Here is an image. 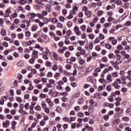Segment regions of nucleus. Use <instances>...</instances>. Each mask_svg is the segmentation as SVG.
<instances>
[{
	"mask_svg": "<svg viewBox=\"0 0 131 131\" xmlns=\"http://www.w3.org/2000/svg\"><path fill=\"white\" fill-rule=\"evenodd\" d=\"M20 24V19L19 18H15L14 20L12 26L10 27L11 30H14L15 28H17L19 27V25Z\"/></svg>",
	"mask_w": 131,
	"mask_h": 131,
	"instance_id": "1",
	"label": "nucleus"
},
{
	"mask_svg": "<svg viewBox=\"0 0 131 131\" xmlns=\"http://www.w3.org/2000/svg\"><path fill=\"white\" fill-rule=\"evenodd\" d=\"M82 10L85 12V15L87 16V18H90L92 16V11L89 10L86 6H83Z\"/></svg>",
	"mask_w": 131,
	"mask_h": 131,
	"instance_id": "2",
	"label": "nucleus"
},
{
	"mask_svg": "<svg viewBox=\"0 0 131 131\" xmlns=\"http://www.w3.org/2000/svg\"><path fill=\"white\" fill-rule=\"evenodd\" d=\"M116 63L117 65H120L122 63V58H121V55L119 54H116Z\"/></svg>",
	"mask_w": 131,
	"mask_h": 131,
	"instance_id": "3",
	"label": "nucleus"
},
{
	"mask_svg": "<svg viewBox=\"0 0 131 131\" xmlns=\"http://www.w3.org/2000/svg\"><path fill=\"white\" fill-rule=\"evenodd\" d=\"M52 56L53 57L54 59L55 60H56L57 61H60V62H62L63 61V58L61 57L58 56V55L55 52H52Z\"/></svg>",
	"mask_w": 131,
	"mask_h": 131,
	"instance_id": "4",
	"label": "nucleus"
},
{
	"mask_svg": "<svg viewBox=\"0 0 131 131\" xmlns=\"http://www.w3.org/2000/svg\"><path fill=\"white\" fill-rule=\"evenodd\" d=\"M58 85L56 86V89L61 92H63V87L62 86V84H64V82L60 80L58 82Z\"/></svg>",
	"mask_w": 131,
	"mask_h": 131,
	"instance_id": "5",
	"label": "nucleus"
},
{
	"mask_svg": "<svg viewBox=\"0 0 131 131\" xmlns=\"http://www.w3.org/2000/svg\"><path fill=\"white\" fill-rule=\"evenodd\" d=\"M74 31L76 35L79 36L81 35V31H79V27L76 26L74 28Z\"/></svg>",
	"mask_w": 131,
	"mask_h": 131,
	"instance_id": "6",
	"label": "nucleus"
},
{
	"mask_svg": "<svg viewBox=\"0 0 131 131\" xmlns=\"http://www.w3.org/2000/svg\"><path fill=\"white\" fill-rule=\"evenodd\" d=\"M109 41H112V45L113 46H116L118 40L114 37H110L108 38Z\"/></svg>",
	"mask_w": 131,
	"mask_h": 131,
	"instance_id": "7",
	"label": "nucleus"
},
{
	"mask_svg": "<svg viewBox=\"0 0 131 131\" xmlns=\"http://www.w3.org/2000/svg\"><path fill=\"white\" fill-rule=\"evenodd\" d=\"M34 22H35V23H37V24H39V26L40 27H42V26H43L45 25V23L41 21L38 18L35 19Z\"/></svg>",
	"mask_w": 131,
	"mask_h": 131,
	"instance_id": "8",
	"label": "nucleus"
},
{
	"mask_svg": "<svg viewBox=\"0 0 131 131\" xmlns=\"http://www.w3.org/2000/svg\"><path fill=\"white\" fill-rule=\"evenodd\" d=\"M11 125V122L9 120H6V122L3 123V127L7 128L9 127V125Z\"/></svg>",
	"mask_w": 131,
	"mask_h": 131,
	"instance_id": "9",
	"label": "nucleus"
},
{
	"mask_svg": "<svg viewBox=\"0 0 131 131\" xmlns=\"http://www.w3.org/2000/svg\"><path fill=\"white\" fill-rule=\"evenodd\" d=\"M100 72H101V70L100 69V68H97L94 70V72H93L92 74L94 76H95L96 77H97V76H98V73Z\"/></svg>",
	"mask_w": 131,
	"mask_h": 131,
	"instance_id": "10",
	"label": "nucleus"
},
{
	"mask_svg": "<svg viewBox=\"0 0 131 131\" xmlns=\"http://www.w3.org/2000/svg\"><path fill=\"white\" fill-rule=\"evenodd\" d=\"M77 60H78L80 65H84V64H85V60L81 59V57H78Z\"/></svg>",
	"mask_w": 131,
	"mask_h": 131,
	"instance_id": "11",
	"label": "nucleus"
},
{
	"mask_svg": "<svg viewBox=\"0 0 131 131\" xmlns=\"http://www.w3.org/2000/svg\"><path fill=\"white\" fill-rule=\"evenodd\" d=\"M38 51L34 50L32 53V57L34 59H37L38 58Z\"/></svg>",
	"mask_w": 131,
	"mask_h": 131,
	"instance_id": "12",
	"label": "nucleus"
},
{
	"mask_svg": "<svg viewBox=\"0 0 131 131\" xmlns=\"http://www.w3.org/2000/svg\"><path fill=\"white\" fill-rule=\"evenodd\" d=\"M46 11L48 12V13H51L52 12V6L51 5H47L46 6Z\"/></svg>",
	"mask_w": 131,
	"mask_h": 131,
	"instance_id": "13",
	"label": "nucleus"
},
{
	"mask_svg": "<svg viewBox=\"0 0 131 131\" xmlns=\"http://www.w3.org/2000/svg\"><path fill=\"white\" fill-rule=\"evenodd\" d=\"M113 85L115 89H117V90H119L120 89V85L118 84L117 82L115 81L114 83H113Z\"/></svg>",
	"mask_w": 131,
	"mask_h": 131,
	"instance_id": "14",
	"label": "nucleus"
},
{
	"mask_svg": "<svg viewBox=\"0 0 131 131\" xmlns=\"http://www.w3.org/2000/svg\"><path fill=\"white\" fill-rule=\"evenodd\" d=\"M36 30H37V26L36 25H33L31 28V31L35 32Z\"/></svg>",
	"mask_w": 131,
	"mask_h": 131,
	"instance_id": "15",
	"label": "nucleus"
},
{
	"mask_svg": "<svg viewBox=\"0 0 131 131\" xmlns=\"http://www.w3.org/2000/svg\"><path fill=\"white\" fill-rule=\"evenodd\" d=\"M17 124V122H16V121H13L11 123V125H12V129H13V130H15V128H16V125Z\"/></svg>",
	"mask_w": 131,
	"mask_h": 131,
	"instance_id": "16",
	"label": "nucleus"
},
{
	"mask_svg": "<svg viewBox=\"0 0 131 131\" xmlns=\"http://www.w3.org/2000/svg\"><path fill=\"white\" fill-rule=\"evenodd\" d=\"M64 38H66L65 40H64V43L66 45H71V42H70V40H69V39H68V37H67V36H66L64 37Z\"/></svg>",
	"mask_w": 131,
	"mask_h": 131,
	"instance_id": "17",
	"label": "nucleus"
},
{
	"mask_svg": "<svg viewBox=\"0 0 131 131\" xmlns=\"http://www.w3.org/2000/svg\"><path fill=\"white\" fill-rule=\"evenodd\" d=\"M90 8L91 9H96L97 8V3H92L90 5Z\"/></svg>",
	"mask_w": 131,
	"mask_h": 131,
	"instance_id": "18",
	"label": "nucleus"
},
{
	"mask_svg": "<svg viewBox=\"0 0 131 131\" xmlns=\"http://www.w3.org/2000/svg\"><path fill=\"white\" fill-rule=\"evenodd\" d=\"M106 79L108 82H112V81H113V79H112V76H111V75H107L106 77Z\"/></svg>",
	"mask_w": 131,
	"mask_h": 131,
	"instance_id": "19",
	"label": "nucleus"
},
{
	"mask_svg": "<svg viewBox=\"0 0 131 131\" xmlns=\"http://www.w3.org/2000/svg\"><path fill=\"white\" fill-rule=\"evenodd\" d=\"M78 104H80V105H81L84 103V100H83V98L82 97H80L79 99L78 100Z\"/></svg>",
	"mask_w": 131,
	"mask_h": 131,
	"instance_id": "20",
	"label": "nucleus"
},
{
	"mask_svg": "<svg viewBox=\"0 0 131 131\" xmlns=\"http://www.w3.org/2000/svg\"><path fill=\"white\" fill-rule=\"evenodd\" d=\"M0 33L1 35H3V36H5V35L7 34V32L5 29H3L1 30Z\"/></svg>",
	"mask_w": 131,
	"mask_h": 131,
	"instance_id": "21",
	"label": "nucleus"
},
{
	"mask_svg": "<svg viewBox=\"0 0 131 131\" xmlns=\"http://www.w3.org/2000/svg\"><path fill=\"white\" fill-rule=\"evenodd\" d=\"M56 27L57 28H63L64 27V26L63 25V24L59 22L57 23V25H56Z\"/></svg>",
	"mask_w": 131,
	"mask_h": 131,
	"instance_id": "22",
	"label": "nucleus"
},
{
	"mask_svg": "<svg viewBox=\"0 0 131 131\" xmlns=\"http://www.w3.org/2000/svg\"><path fill=\"white\" fill-rule=\"evenodd\" d=\"M29 103H26L24 107H25V109L26 111L29 110V108H30V106L29 107Z\"/></svg>",
	"mask_w": 131,
	"mask_h": 131,
	"instance_id": "23",
	"label": "nucleus"
},
{
	"mask_svg": "<svg viewBox=\"0 0 131 131\" xmlns=\"http://www.w3.org/2000/svg\"><path fill=\"white\" fill-rule=\"evenodd\" d=\"M17 37L19 39H23L24 38V34L22 33H19L18 34Z\"/></svg>",
	"mask_w": 131,
	"mask_h": 131,
	"instance_id": "24",
	"label": "nucleus"
},
{
	"mask_svg": "<svg viewBox=\"0 0 131 131\" xmlns=\"http://www.w3.org/2000/svg\"><path fill=\"white\" fill-rule=\"evenodd\" d=\"M73 25V24L72 23V22H71V21H68L67 23V26L68 27H69V28H71V27H72Z\"/></svg>",
	"mask_w": 131,
	"mask_h": 131,
	"instance_id": "25",
	"label": "nucleus"
},
{
	"mask_svg": "<svg viewBox=\"0 0 131 131\" xmlns=\"http://www.w3.org/2000/svg\"><path fill=\"white\" fill-rule=\"evenodd\" d=\"M30 16L31 18L32 19L33 18H35V17H37V13L35 14V13H30Z\"/></svg>",
	"mask_w": 131,
	"mask_h": 131,
	"instance_id": "26",
	"label": "nucleus"
},
{
	"mask_svg": "<svg viewBox=\"0 0 131 131\" xmlns=\"http://www.w3.org/2000/svg\"><path fill=\"white\" fill-rule=\"evenodd\" d=\"M105 48L108 50H111V49H112V46L109 43H106L105 45Z\"/></svg>",
	"mask_w": 131,
	"mask_h": 131,
	"instance_id": "27",
	"label": "nucleus"
},
{
	"mask_svg": "<svg viewBox=\"0 0 131 131\" xmlns=\"http://www.w3.org/2000/svg\"><path fill=\"white\" fill-rule=\"evenodd\" d=\"M49 27L50 30L53 31L56 29V26H55V25H50L49 26Z\"/></svg>",
	"mask_w": 131,
	"mask_h": 131,
	"instance_id": "28",
	"label": "nucleus"
},
{
	"mask_svg": "<svg viewBox=\"0 0 131 131\" xmlns=\"http://www.w3.org/2000/svg\"><path fill=\"white\" fill-rule=\"evenodd\" d=\"M58 19H57L56 17H54L52 19V23H53V24H56V23H58Z\"/></svg>",
	"mask_w": 131,
	"mask_h": 131,
	"instance_id": "29",
	"label": "nucleus"
},
{
	"mask_svg": "<svg viewBox=\"0 0 131 131\" xmlns=\"http://www.w3.org/2000/svg\"><path fill=\"white\" fill-rule=\"evenodd\" d=\"M57 69H58V64L57 63H54L52 67V70H53V71H56Z\"/></svg>",
	"mask_w": 131,
	"mask_h": 131,
	"instance_id": "30",
	"label": "nucleus"
},
{
	"mask_svg": "<svg viewBox=\"0 0 131 131\" xmlns=\"http://www.w3.org/2000/svg\"><path fill=\"white\" fill-rule=\"evenodd\" d=\"M23 65H24V62H23V61H19L17 63V66H18V67H22V66H23Z\"/></svg>",
	"mask_w": 131,
	"mask_h": 131,
	"instance_id": "31",
	"label": "nucleus"
},
{
	"mask_svg": "<svg viewBox=\"0 0 131 131\" xmlns=\"http://www.w3.org/2000/svg\"><path fill=\"white\" fill-rule=\"evenodd\" d=\"M31 35V32H30V31H26L25 32V36H26L27 37H29V36H30Z\"/></svg>",
	"mask_w": 131,
	"mask_h": 131,
	"instance_id": "32",
	"label": "nucleus"
},
{
	"mask_svg": "<svg viewBox=\"0 0 131 131\" xmlns=\"http://www.w3.org/2000/svg\"><path fill=\"white\" fill-rule=\"evenodd\" d=\"M33 108H34V106L31 107V105L30 106V113L32 114V115H33V114L35 113L34 111L33 110Z\"/></svg>",
	"mask_w": 131,
	"mask_h": 131,
	"instance_id": "33",
	"label": "nucleus"
},
{
	"mask_svg": "<svg viewBox=\"0 0 131 131\" xmlns=\"http://www.w3.org/2000/svg\"><path fill=\"white\" fill-rule=\"evenodd\" d=\"M115 111L116 112H119V113H122V112H123V111L122 109H121L120 107H117L115 108Z\"/></svg>",
	"mask_w": 131,
	"mask_h": 131,
	"instance_id": "34",
	"label": "nucleus"
},
{
	"mask_svg": "<svg viewBox=\"0 0 131 131\" xmlns=\"http://www.w3.org/2000/svg\"><path fill=\"white\" fill-rule=\"evenodd\" d=\"M17 10L18 11V12H23V11H24V8H23V7H22L21 6H19L17 7Z\"/></svg>",
	"mask_w": 131,
	"mask_h": 131,
	"instance_id": "35",
	"label": "nucleus"
},
{
	"mask_svg": "<svg viewBox=\"0 0 131 131\" xmlns=\"http://www.w3.org/2000/svg\"><path fill=\"white\" fill-rule=\"evenodd\" d=\"M11 13V9H7L6 11V15H5V17H9V14Z\"/></svg>",
	"mask_w": 131,
	"mask_h": 131,
	"instance_id": "36",
	"label": "nucleus"
},
{
	"mask_svg": "<svg viewBox=\"0 0 131 131\" xmlns=\"http://www.w3.org/2000/svg\"><path fill=\"white\" fill-rule=\"evenodd\" d=\"M99 42H100V39L99 38V37H96L94 41V45H98Z\"/></svg>",
	"mask_w": 131,
	"mask_h": 131,
	"instance_id": "37",
	"label": "nucleus"
},
{
	"mask_svg": "<svg viewBox=\"0 0 131 131\" xmlns=\"http://www.w3.org/2000/svg\"><path fill=\"white\" fill-rule=\"evenodd\" d=\"M27 2L25 0H19V4L21 5V6H24V5H26Z\"/></svg>",
	"mask_w": 131,
	"mask_h": 131,
	"instance_id": "38",
	"label": "nucleus"
},
{
	"mask_svg": "<svg viewBox=\"0 0 131 131\" xmlns=\"http://www.w3.org/2000/svg\"><path fill=\"white\" fill-rule=\"evenodd\" d=\"M106 90L107 92H111V91H112V88L111 87V85H108L106 88Z\"/></svg>",
	"mask_w": 131,
	"mask_h": 131,
	"instance_id": "39",
	"label": "nucleus"
},
{
	"mask_svg": "<svg viewBox=\"0 0 131 131\" xmlns=\"http://www.w3.org/2000/svg\"><path fill=\"white\" fill-rule=\"evenodd\" d=\"M78 43L81 46V47H83L84 46L85 42L83 40H78Z\"/></svg>",
	"mask_w": 131,
	"mask_h": 131,
	"instance_id": "40",
	"label": "nucleus"
},
{
	"mask_svg": "<svg viewBox=\"0 0 131 131\" xmlns=\"http://www.w3.org/2000/svg\"><path fill=\"white\" fill-rule=\"evenodd\" d=\"M80 29L82 31H85V29H86V26L84 25L81 26Z\"/></svg>",
	"mask_w": 131,
	"mask_h": 131,
	"instance_id": "41",
	"label": "nucleus"
},
{
	"mask_svg": "<svg viewBox=\"0 0 131 131\" xmlns=\"http://www.w3.org/2000/svg\"><path fill=\"white\" fill-rule=\"evenodd\" d=\"M70 60L72 62H75V61H76V58L75 57H72L70 59H67V62H68V61H69Z\"/></svg>",
	"mask_w": 131,
	"mask_h": 131,
	"instance_id": "42",
	"label": "nucleus"
},
{
	"mask_svg": "<svg viewBox=\"0 0 131 131\" xmlns=\"http://www.w3.org/2000/svg\"><path fill=\"white\" fill-rule=\"evenodd\" d=\"M59 20L60 21V22H65V17L63 16H60L59 17Z\"/></svg>",
	"mask_w": 131,
	"mask_h": 131,
	"instance_id": "43",
	"label": "nucleus"
},
{
	"mask_svg": "<svg viewBox=\"0 0 131 131\" xmlns=\"http://www.w3.org/2000/svg\"><path fill=\"white\" fill-rule=\"evenodd\" d=\"M55 11H57V12H59L61 11V7L59 5H57L55 7Z\"/></svg>",
	"mask_w": 131,
	"mask_h": 131,
	"instance_id": "44",
	"label": "nucleus"
},
{
	"mask_svg": "<svg viewBox=\"0 0 131 131\" xmlns=\"http://www.w3.org/2000/svg\"><path fill=\"white\" fill-rule=\"evenodd\" d=\"M123 121H126V122H127L129 121V118L127 117H124L122 118Z\"/></svg>",
	"mask_w": 131,
	"mask_h": 131,
	"instance_id": "45",
	"label": "nucleus"
},
{
	"mask_svg": "<svg viewBox=\"0 0 131 131\" xmlns=\"http://www.w3.org/2000/svg\"><path fill=\"white\" fill-rule=\"evenodd\" d=\"M113 77H118V73L117 72L112 73Z\"/></svg>",
	"mask_w": 131,
	"mask_h": 131,
	"instance_id": "46",
	"label": "nucleus"
},
{
	"mask_svg": "<svg viewBox=\"0 0 131 131\" xmlns=\"http://www.w3.org/2000/svg\"><path fill=\"white\" fill-rule=\"evenodd\" d=\"M14 45L16 47H19V46H20V42H19V40H15L14 42Z\"/></svg>",
	"mask_w": 131,
	"mask_h": 131,
	"instance_id": "47",
	"label": "nucleus"
},
{
	"mask_svg": "<svg viewBox=\"0 0 131 131\" xmlns=\"http://www.w3.org/2000/svg\"><path fill=\"white\" fill-rule=\"evenodd\" d=\"M35 110H36V111H40V110H41V107L39 105H37L35 107Z\"/></svg>",
	"mask_w": 131,
	"mask_h": 131,
	"instance_id": "48",
	"label": "nucleus"
},
{
	"mask_svg": "<svg viewBox=\"0 0 131 131\" xmlns=\"http://www.w3.org/2000/svg\"><path fill=\"white\" fill-rule=\"evenodd\" d=\"M56 111L58 113H61L62 112V108L60 106H58Z\"/></svg>",
	"mask_w": 131,
	"mask_h": 131,
	"instance_id": "49",
	"label": "nucleus"
},
{
	"mask_svg": "<svg viewBox=\"0 0 131 131\" xmlns=\"http://www.w3.org/2000/svg\"><path fill=\"white\" fill-rule=\"evenodd\" d=\"M86 31L88 32V33H91V32H92L93 30L91 27H88L86 30Z\"/></svg>",
	"mask_w": 131,
	"mask_h": 131,
	"instance_id": "50",
	"label": "nucleus"
},
{
	"mask_svg": "<svg viewBox=\"0 0 131 131\" xmlns=\"http://www.w3.org/2000/svg\"><path fill=\"white\" fill-rule=\"evenodd\" d=\"M126 40H127L128 42L131 43V35H129L127 36Z\"/></svg>",
	"mask_w": 131,
	"mask_h": 131,
	"instance_id": "51",
	"label": "nucleus"
},
{
	"mask_svg": "<svg viewBox=\"0 0 131 131\" xmlns=\"http://www.w3.org/2000/svg\"><path fill=\"white\" fill-rule=\"evenodd\" d=\"M35 48L36 49H39L41 51L42 50H43V48L42 47H40V46H39V45H38V44H36V45H35Z\"/></svg>",
	"mask_w": 131,
	"mask_h": 131,
	"instance_id": "52",
	"label": "nucleus"
},
{
	"mask_svg": "<svg viewBox=\"0 0 131 131\" xmlns=\"http://www.w3.org/2000/svg\"><path fill=\"white\" fill-rule=\"evenodd\" d=\"M125 26H131V22L130 20H127L125 24Z\"/></svg>",
	"mask_w": 131,
	"mask_h": 131,
	"instance_id": "53",
	"label": "nucleus"
},
{
	"mask_svg": "<svg viewBox=\"0 0 131 131\" xmlns=\"http://www.w3.org/2000/svg\"><path fill=\"white\" fill-rule=\"evenodd\" d=\"M63 74L64 75H66V76H68V77H69V76H70V75H71V74L70 73H68V71H64Z\"/></svg>",
	"mask_w": 131,
	"mask_h": 131,
	"instance_id": "54",
	"label": "nucleus"
},
{
	"mask_svg": "<svg viewBox=\"0 0 131 131\" xmlns=\"http://www.w3.org/2000/svg\"><path fill=\"white\" fill-rule=\"evenodd\" d=\"M99 38L101 40H103V39H105V36H104V35L103 34L100 33V34H99Z\"/></svg>",
	"mask_w": 131,
	"mask_h": 131,
	"instance_id": "55",
	"label": "nucleus"
},
{
	"mask_svg": "<svg viewBox=\"0 0 131 131\" xmlns=\"http://www.w3.org/2000/svg\"><path fill=\"white\" fill-rule=\"evenodd\" d=\"M42 58L45 59V60H49V57H48V54L43 53Z\"/></svg>",
	"mask_w": 131,
	"mask_h": 131,
	"instance_id": "56",
	"label": "nucleus"
},
{
	"mask_svg": "<svg viewBox=\"0 0 131 131\" xmlns=\"http://www.w3.org/2000/svg\"><path fill=\"white\" fill-rule=\"evenodd\" d=\"M16 100L18 102V103H22V99L20 97H16Z\"/></svg>",
	"mask_w": 131,
	"mask_h": 131,
	"instance_id": "57",
	"label": "nucleus"
},
{
	"mask_svg": "<svg viewBox=\"0 0 131 131\" xmlns=\"http://www.w3.org/2000/svg\"><path fill=\"white\" fill-rule=\"evenodd\" d=\"M116 82H117V83H119V84H122V81H121V79H120V78L116 79Z\"/></svg>",
	"mask_w": 131,
	"mask_h": 131,
	"instance_id": "58",
	"label": "nucleus"
},
{
	"mask_svg": "<svg viewBox=\"0 0 131 131\" xmlns=\"http://www.w3.org/2000/svg\"><path fill=\"white\" fill-rule=\"evenodd\" d=\"M88 36L90 39H94V38H95V35H93V34H90L88 35Z\"/></svg>",
	"mask_w": 131,
	"mask_h": 131,
	"instance_id": "59",
	"label": "nucleus"
},
{
	"mask_svg": "<svg viewBox=\"0 0 131 131\" xmlns=\"http://www.w3.org/2000/svg\"><path fill=\"white\" fill-rule=\"evenodd\" d=\"M71 85L72 86V88H76V86H77V83H76V82H72L71 83Z\"/></svg>",
	"mask_w": 131,
	"mask_h": 131,
	"instance_id": "60",
	"label": "nucleus"
},
{
	"mask_svg": "<svg viewBox=\"0 0 131 131\" xmlns=\"http://www.w3.org/2000/svg\"><path fill=\"white\" fill-rule=\"evenodd\" d=\"M58 46L59 48H63V46H64V42L61 41L58 43Z\"/></svg>",
	"mask_w": 131,
	"mask_h": 131,
	"instance_id": "61",
	"label": "nucleus"
},
{
	"mask_svg": "<svg viewBox=\"0 0 131 131\" xmlns=\"http://www.w3.org/2000/svg\"><path fill=\"white\" fill-rule=\"evenodd\" d=\"M43 85H42V84H39L37 85V88L38 90H41L43 88Z\"/></svg>",
	"mask_w": 131,
	"mask_h": 131,
	"instance_id": "62",
	"label": "nucleus"
},
{
	"mask_svg": "<svg viewBox=\"0 0 131 131\" xmlns=\"http://www.w3.org/2000/svg\"><path fill=\"white\" fill-rule=\"evenodd\" d=\"M45 113H47V114H49V113H50V109H49L48 107H46L45 108L43 109Z\"/></svg>",
	"mask_w": 131,
	"mask_h": 131,
	"instance_id": "63",
	"label": "nucleus"
},
{
	"mask_svg": "<svg viewBox=\"0 0 131 131\" xmlns=\"http://www.w3.org/2000/svg\"><path fill=\"white\" fill-rule=\"evenodd\" d=\"M62 101H63V102H67L68 101V98L66 97H63L62 98Z\"/></svg>",
	"mask_w": 131,
	"mask_h": 131,
	"instance_id": "64",
	"label": "nucleus"
}]
</instances>
